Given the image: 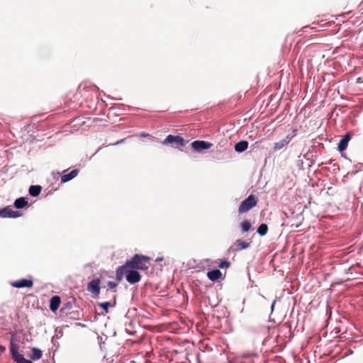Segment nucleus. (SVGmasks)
Wrapping results in <instances>:
<instances>
[{
  "instance_id": "f257e3e1",
  "label": "nucleus",
  "mask_w": 363,
  "mask_h": 363,
  "mask_svg": "<svg viewBox=\"0 0 363 363\" xmlns=\"http://www.w3.org/2000/svg\"><path fill=\"white\" fill-rule=\"evenodd\" d=\"M125 264L123 266H121L116 270V277L118 280H121L124 274H125V278L128 282L131 284H134L138 283L141 279V275L137 271V269H134L133 268H125Z\"/></svg>"
},
{
  "instance_id": "f03ea898",
  "label": "nucleus",
  "mask_w": 363,
  "mask_h": 363,
  "mask_svg": "<svg viewBox=\"0 0 363 363\" xmlns=\"http://www.w3.org/2000/svg\"><path fill=\"white\" fill-rule=\"evenodd\" d=\"M150 257L135 254L130 260L126 261L125 268H133L137 270H147L149 268Z\"/></svg>"
},
{
  "instance_id": "7ed1b4c3",
  "label": "nucleus",
  "mask_w": 363,
  "mask_h": 363,
  "mask_svg": "<svg viewBox=\"0 0 363 363\" xmlns=\"http://www.w3.org/2000/svg\"><path fill=\"white\" fill-rule=\"evenodd\" d=\"M258 199L255 195H250L247 199L242 201L239 206L240 213H245L255 207L257 203Z\"/></svg>"
},
{
  "instance_id": "20e7f679",
  "label": "nucleus",
  "mask_w": 363,
  "mask_h": 363,
  "mask_svg": "<svg viewBox=\"0 0 363 363\" xmlns=\"http://www.w3.org/2000/svg\"><path fill=\"white\" fill-rule=\"evenodd\" d=\"M164 145L171 144L172 147H180L185 145V141L180 135H169L163 141Z\"/></svg>"
},
{
  "instance_id": "39448f33",
  "label": "nucleus",
  "mask_w": 363,
  "mask_h": 363,
  "mask_svg": "<svg viewBox=\"0 0 363 363\" xmlns=\"http://www.w3.org/2000/svg\"><path fill=\"white\" fill-rule=\"evenodd\" d=\"M191 145L194 150L200 152L203 150L210 149L213 144L204 140H195L191 143Z\"/></svg>"
},
{
  "instance_id": "423d86ee",
  "label": "nucleus",
  "mask_w": 363,
  "mask_h": 363,
  "mask_svg": "<svg viewBox=\"0 0 363 363\" xmlns=\"http://www.w3.org/2000/svg\"><path fill=\"white\" fill-rule=\"evenodd\" d=\"M100 279H94L88 283L87 290L88 291L95 294L99 295L100 293Z\"/></svg>"
},
{
  "instance_id": "0eeeda50",
  "label": "nucleus",
  "mask_w": 363,
  "mask_h": 363,
  "mask_svg": "<svg viewBox=\"0 0 363 363\" xmlns=\"http://www.w3.org/2000/svg\"><path fill=\"white\" fill-rule=\"evenodd\" d=\"M11 285L15 288H31L33 286V281L32 279H22L12 281Z\"/></svg>"
},
{
  "instance_id": "6e6552de",
  "label": "nucleus",
  "mask_w": 363,
  "mask_h": 363,
  "mask_svg": "<svg viewBox=\"0 0 363 363\" xmlns=\"http://www.w3.org/2000/svg\"><path fill=\"white\" fill-rule=\"evenodd\" d=\"M20 216L21 214L18 211H13L9 206L0 210V217L2 218H17Z\"/></svg>"
},
{
  "instance_id": "1a4fd4ad",
  "label": "nucleus",
  "mask_w": 363,
  "mask_h": 363,
  "mask_svg": "<svg viewBox=\"0 0 363 363\" xmlns=\"http://www.w3.org/2000/svg\"><path fill=\"white\" fill-rule=\"evenodd\" d=\"M351 140V133H347L346 135H345L343 136V138L340 140L339 143H338V150L340 152H343L345 151L347 146H348V143H349V141Z\"/></svg>"
},
{
  "instance_id": "9d476101",
  "label": "nucleus",
  "mask_w": 363,
  "mask_h": 363,
  "mask_svg": "<svg viewBox=\"0 0 363 363\" xmlns=\"http://www.w3.org/2000/svg\"><path fill=\"white\" fill-rule=\"evenodd\" d=\"M250 243L242 240H237L231 247L234 251H240L242 250L247 249L250 247Z\"/></svg>"
},
{
  "instance_id": "9b49d317",
  "label": "nucleus",
  "mask_w": 363,
  "mask_h": 363,
  "mask_svg": "<svg viewBox=\"0 0 363 363\" xmlns=\"http://www.w3.org/2000/svg\"><path fill=\"white\" fill-rule=\"evenodd\" d=\"M291 138L292 137L287 135L283 140H281L280 141L275 143L273 146L274 151L279 150L282 149L284 147L286 146L291 140Z\"/></svg>"
},
{
  "instance_id": "f8f14e48",
  "label": "nucleus",
  "mask_w": 363,
  "mask_h": 363,
  "mask_svg": "<svg viewBox=\"0 0 363 363\" xmlns=\"http://www.w3.org/2000/svg\"><path fill=\"white\" fill-rule=\"evenodd\" d=\"M61 303V298L58 296H54L50 301V309L52 312H55L60 307Z\"/></svg>"
},
{
  "instance_id": "ddd939ff",
  "label": "nucleus",
  "mask_w": 363,
  "mask_h": 363,
  "mask_svg": "<svg viewBox=\"0 0 363 363\" xmlns=\"http://www.w3.org/2000/svg\"><path fill=\"white\" fill-rule=\"evenodd\" d=\"M79 169H75L72 170L68 174H63L61 177V182L62 183H65V182H67L72 180V179H74L75 177L77 176V174H79Z\"/></svg>"
},
{
  "instance_id": "4468645a",
  "label": "nucleus",
  "mask_w": 363,
  "mask_h": 363,
  "mask_svg": "<svg viewBox=\"0 0 363 363\" xmlns=\"http://www.w3.org/2000/svg\"><path fill=\"white\" fill-rule=\"evenodd\" d=\"M222 276V274L220 270L214 269L207 272V277L213 281H215L219 279Z\"/></svg>"
},
{
  "instance_id": "2eb2a0df",
  "label": "nucleus",
  "mask_w": 363,
  "mask_h": 363,
  "mask_svg": "<svg viewBox=\"0 0 363 363\" xmlns=\"http://www.w3.org/2000/svg\"><path fill=\"white\" fill-rule=\"evenodd\" d=\"M248 147V143L245 140H242L235 145V150L238 152H242Z\"/></svg>"
},
{
  "instance_id": "dca6fc26",
  "label": "nucleus",
  "mask_w": 363,
  "mask_h": 363,
  "mask_svg": "<svg viewBox=\"0 0 363 363\" xmlns=\"http://www.w3.org/2000/svg\"><path fill=\"white\" fill-rule=\"evenodd\" d=\"M28 206V201L26 200L24 197H21L16 199L14 202V206L16 208H23L25 206Z\"/></svg>"
},
{
  "instance_id": "f3484780",
  "label": "nucleus",
  "mask_w": 363,
  "mask_h": 363,
  "mask_svg": "<svg viewBox=\"0 0 363 363\" xmlns=\"http://www.w3.org/2000/svg\"><path fill=\"white\" fill-rule=\"evenodd\" d=\"M42 188L39 185H32L29 188V194L32 196H37L41 192Z\"/></svg>"
},
{
  "instance_id": "a211bd4d",
  "label": "nucleus",
  "mask_w": 363,
  "mask_h": 363,
  "mask_svg": "<svg viewBox=\"0 0 363 363\" xmlns=\"http://www.w3.org/2000/svg\"><path fill=\"white\" fill-rule=\"evenodd\" d=\"M42 356L43 352L40 349L35 347H33L32 349V354H30L31 359L38 360L40 359L42 357Z\"/></svg>"
},
{
  "instance_id": "6ab92c4d",
  "label": "nucleus",
  "mask_w": 363,
  "mask_h": 363,
  "mask_svg": "<svg viewBox=\"0 0 363 363\" xmlns=\"http://www.w3.org/2000/svg\"><path fill=\"white\" fill-rule=\"evenodd\" d=\"M267 231H268V226L267 224L265 223H262L261 224L258 228H257V233L260 235V236H264L267 233Z\"/></svg>"
},
{
  "instance_id": "aec40b11",
  "label": "nucleus",
  "mask_w": 363,
  "mask_h": 363,
  "mask_svg": "<svg viewBox=\"0 0 363 363\" xmlns=\"http://www.w3.org/2000/svg\"><path fill=\"white\" fill-rule=\"evenodd\" d=\"M242 233H247L251 229V223L248 220H244L240 224Z\"/></svg>"
},
{
  "instance_id": "412c9836",
  "label": "nucleus",
  "mask_w": 363,
  "mask_h": 363,
  "mask_svg": "<svg viewBox=\"0 0 363 363\" xmlns=\"http://www.w3.org/2000/svg\"><path fill=\"white\" fill-rule=\"evenodd\" d=\"M14 361L17 363H32L31 361L25 359L22 354H19L16 357V359H14Z\"/></svg>"
},
{
  "instance_id": "4be33fe9",
  "label": "nucleus",
  "mask_w": 363,
  "mask_h": 363,
  "mask_svg": "<svg viewBox=\"0 0 363 363\" xmlns=\"http://www.w3.org/2000/svg\"><path fill=\"white\" fill-rule=\"evenodd\" d=\"M72 305L70 302L65 303L62 308L60 309V312L67 313V311L70 310L72 308Z\"/></svg>"
},
{
  "instance_id": "5701e85b",
  "label": "nucleus",
  "mask_w": 363,
  "mask_h": 363,
  "mask_svg": "<svg viewBox=\"0 0 363 363\" xmlns=\"http://www.w3.org/2000/svg\"><path fill=\"white\" fill-rule=\"evenodd\" d=\"M230 266V262L228 260H222L219 262L218 267L221 269H227Z\"/></svg>"
},
{
  "instance_id": "b1692460",
  "label": "nucleus",
  "mask_w": 363,
  "mask_h": 363,
  "mask_svg": "<svg viewBox=\"0 0 363 363\" xmlns=\"http://www.w3.org/2000/svg\"><path fill=\"white\" fill-rule=\"evenodd\" d=\"M18 346L17 344L14 343L13 341L11 342L10 343V351H11V354H12L13 353H15L16 352H17L18 350Z\"/></svg>"
},
{
  "instance_id": "393cba45",
  "label": "nucleus",
  "mask_w": 363,
  "mask_h": 363,
  "mask_svg": "<svg viewBox=\"0 0 363 363\" xmlns=\"http://www.w3.org/2000/svg\"><path fill=\"white\" fill-rule=\"evenodd\" d=\"M112 305L110 302H104L99 303V306L102 308L105 312L107 313L108 311V308L111 307Z\"/></svg>"
},
{
  "instance_id": "a878e982",
  "label": "nucleus",
  "mask_w": 363,
  "mask_h": 363,
  "mask_svg": "<svg viewBox=\"0 0 363 363\" xmlns=\"http://www.w3.org/2000/svg\"><path fill=\"white\" fill-rule=\"evenodd\" d=\"M107 285L111 289H115L117 286H118V283L117 282H115V281H108L107 283Z\"/></svg>"
},
{
  "instance_id": "bb28decb",
  "label": "nucleus",
  "mask_w": 363,
  "mask_h": 363,
  "mask_svg": "<svg viewBox=\"0 0 363 363\" xmlns=\"http://www.w3.org/2000/svg\"><path fill=\"white\" fill-rule=\"evenodd\" d=\"M19 354H21L18 352V350L15 353H13L11 354V356H12V358L14 359H16V357H18Z\"/></svg>"
},
{
  "instance_id": "cd10ccee",
  "label": "nucleus",
  "mask_w": 363,
  "mask_h": 363,
  "mask_svg": "<svg viewBox=\"0 0 363 363\" xmlns=\"http://www.w3.org/2000/svg\"><path fill=\"white\" fill-rule=\"evenodd\" d=\"M19 354H21L18 352V350L15 353H13L11 354V356H12V358L14 359H16V357H18Z\"/></svg>"
},
{
  "instance_id": "c85d7f7f",
  "label": "nucleus",
  "mask_w": 363,
  "mask_h": 363,
  "mask_svg": "<svg viewBox=\"0 0 363 363\" xmlns=\"http://www.w3.org/2000/svg\"><path fill=\"white\" fill-rule=\"evenodd\" d=\"M6 351V347L3 345H0V354H3Z\"/></svg>"
},
{
  "instance_id": "c756f323",
  "label": "nucleus",
  "mask_w": 363,
  "mask_h": 363,
  "mask_svg": "<svg viewBox=\"0 0 363 363\" xmlns=\"http://www.w3.org/2000/svg\"><path fill=\"white\" fill-rule=\"evenodd\" d=\"M89 89H91V90H93V91H96L98 90L97 86H95V85H91V86H89Z\"/></svg>"
},
{
  "instance_id": "7c9ffc66",
  "label": "nucleus",
  "mask_w": 363,
  "mask_h": 363,
  "mask_svg": "<svg viewBox=\"0 0 363 363\" xmlns=\"http://www.w3.org/2000/svg\"><path fill=\"white\" fill-rule=\"evenodd\" d=\"M161 260H162V258H157V259H156V261H157V262H158V261H161Z\"/></svg>"
},
{
  "instance_id": "2f4dec72",
  "label": "nucleus",
  "mask_w": 363,
  "mask_h": 363,
  "mask_svg": "<svg viewBox=\"0 0 363 363\" xmlns=\"http://www.w3.org/2000/svg\"><path fill=\"white\" fill-rule=\"evenodd\" d=\"M115 304H116V301L113 302V304H112V306H114Z\"/></svg>"
},
{
  "instance_id": "473e14b6",
  "label": "nucleus",
  "mask_w": 363,
  "mask_h": 363,
  "mask_svg": "<svg viewBox=\"0 0 363 363\" xmlns=\"http://www.w3.org/2000/svg\"><path fill=\"white\" fill-rule=\"evenodd\" d=\"M115 304H116V301L113 302V304H112V306H114Z\"/></svg>"
}]
</instances>
